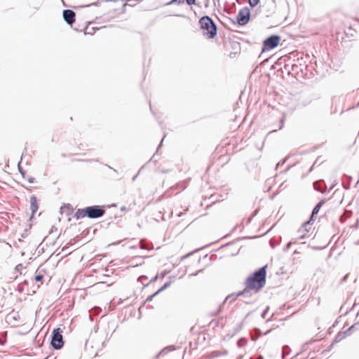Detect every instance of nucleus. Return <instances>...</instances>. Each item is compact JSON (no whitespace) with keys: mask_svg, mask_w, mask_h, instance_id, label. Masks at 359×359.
<instances>
[{"mask_svg":"<svg viewBox=\"0 0 359 359\" xmlns=\"http://www.w3.org/2000/svg\"><path fill=\"white\" fill-rule=\"evenodd\" d=\"M266 266L259 269L252 276L247 279L245 283L246 288L256 291L260 290L266 283Z\"/></svg>","mask_w":359,"mask_h":359,"instance_id":"nucleus-2","label":"nucleus"},{"mask_svg":"<svg viewBox=\"0 0 359 359\" xmlns=\"http://www.w3.org/2000/svg\"><path fill=\"white\" fill-rule=\"evenodd\" d=\"M142 248H146V247H144V245H142ZM147 249L149 250V248H147Z\"/></svg>","mask_w":359,"mask_h":359,"instance_id":"nucleus-30","label":"nucleus"},{"mask_svg":"<svg viewBox=\"0 0 359 359\" xmlns=\"http://www.w3.org/2000/svg\"><path fill=\"white\" fill-rule=\"evenodd\" d=\"M43 278V276L41 275V274H37L34 277V280L36 281V282H41L42 281Z\"/></svg>","mask_w":359,"mask_h":359,"instance_id":"nucleus-14","label":"nucleus"},{"mask_svg":"<svg viewBox=\"0 0 359 359\" xmlns=\"http://www.w3.org/2000/svg\"><path fill=\"white\" fill-rule=\"evenodd\" d=\"M163 140H164V138L162 139L161 142V145L162 144V143L163 142Z\"/></svg>","mask_w":359,"mask_h":359,"instance_id":"nucleus-29","label":"nucleus"},{"mask_svg":"<svg viewBox=\"0 0 359 359\" xmlns=\"http://www.w3.org/2000/svg\"><path fill=\"white\" fill-rule=\"evenodd\" d=\"M148 278L146 276H141L139 277L138 280L140 281L144 287H148L151 283L157 280V274H156L147 283L144 281L147 280Z\"/></svg>","mask_w":359,"mask_h":359,"instance_id":"nucleus-10","label":"nucleus"},{"mask_svg":"<svg viewBox=\"0 0 359 359\" xmlns=\"http://www.w3.org/2000/svg\"><path fill=\"white\" fill-rule=\"evenodd\" d=\"M107 167H108V168H109L110 169H112V170H113V171H114V172H117V171H116V169L112 168H111V167H110L109 165H107Z\"/></svg>","mask_w":359,"mask_h":359,"instance_id":"nucleus-22","label":"nucleus"},{"mask_svg":"<svg viewBox=\"0 0 359 359\" xmlns=\"http://www.w3.org/2000/svg\"><path fill=\"white\" fill-rule=\"evenodd\" d=\"M64 20L69 25H72L75 22L76 13L70 9H65L63 11Z\"/></svg>","mask_w":359,"mask_h":359,"instance_id":"nucleus-8","label":"nucleus"},{"mask_svg":"<svg viewBox=\"0 0 359 359\" xmlns=\"http://www.w3.org/2000/svg\"><path fill=\"white\" fill-rule=\"evenodd\" d=\"M323 204H324V201H322L319 202L316 205V206L313 208L310 221L315 220V219H314L315 215L318 214V212H319L320 208L323 206Z\"/></svg>","mask_w":359,"mask_h":359,"instance_id":"nucleus-11","label":"nucleus"},{"mask_svg":"<svg viewBox=\"0 0 359 359\" xmlns=\"http://www.w3.org/2000/svg\"><path fill=\"white\" fill-rule=\"evenodd\" d=\"M62 330L60 327L53 329L50 344L53 348L55 350L60 349L64 345V341L62 337Z\"/></svg>","mask_w":359,"mask_h":359,"instance_id":"nucleus-4","label":"nucleus"},{"mask_svg":"<svg viewBox=\"0 0 359 359\" xmlns=\"http://www.w3.org/2000/svg\"><path fill=\"white\" fill-rule=\"evenodd\" d=\"M169 285H170V283H165L163 287H162L161 288L158 289V292H160L161 290H163L164 288H165Z\"/></svg>","mask_w":359,"mask_h":359,"instance_id":"nucleus-20","label":"nucleus"},{"mask_svg":"<svg viewBox=\"0 0 359 359\" xmlns=\"http://www.w3.org/2000/svg\"><path fill=\"white\" fill-rule=\"evenodd\" d=\"M126 209V208L125 206H123V207H122V208H121V211H123V210H125Z\"/></svg>","mask_w":359,"mask_h":359,"instance_id":"nucleus-25","label":"nucleus"},{"mask_svg":"<svg viewBox=\"0 0 359 359\" xmlns=\"http://www.w3.org/2000/svg\"><path fill=\"white\" fill-rule=\"evenodd\" d=\"M21 268H22V264H18V265L16 266L15 269L17 271H18V270H20Z\"/></svg>","mask_w":359,"mask_h":359,"instance_id":"nucleus-21","label":"nucleus"},{"mask_svg":"<svg viewBox=\"0 0 359 359\" xmlns=\"http://www.w3.org/2000/svg\"><path fill=\"white\" fill-rule=\"evenodd\" d=\"M10 317L12 318L14 320H18L20 318V315L18 313H15L13 316Z\"/></svg>","mask_w":359,"mask_h":359,"instance_id":"nucleus-17","label":"nucleus"},{"mask_svg":"<svg viewBox=\"0 0 359 359\" xmlns=\"http://www.w3.org/2000/svg\"><path fill=\"white\" fill-rule=\"evenodd\" d=\"M27 181H28L29 183H34V181H35V178H34V177H31V176H30V177H29L27 178Z\"/></svg>","mask_w":359,"mask_h":359,"instance_id":"nucleus-19","label":"nucleus"},{"mask_svg":"<svg viewBox=\"0 0 359 359\" xmlns=\"http://www.w3.org/2000/svg\"><path fill=\"white\" fill-rule=\"evenodd\" d=\"M280 42V37L277 35H272L264 40L262 52L269 51L277 47Z\"/></svg>","mask_w":359,"mask_h":359,"instance_id":"nucleus-5","label":"nucleus"},{"mask_svg":"<svg viewBox=\"0 0 359 359\" xmlns=\"http://www.w3.org/2000/svg\"><path fill=\"white\" fill-rule=\"evenodd\" d=\"M137 176V175H135V176L133 177V179H132V180H133V181H135V180H136Z\"/></svg>","mask_w":359,"mask_h":359,"instance_id":"nucleus-26","label":"nucleus"},{"mask_svg":"<svg viewBox=\"0 0 359 359\" xmlns=\"http://www.w3.org/2000/svg\"><path fill=\"white\" fill-rule=\"evenodd\" d=\"M99 4V1L96 2V3H94L93 5H95V6H97Z\"/></svg>","mask_w":359,"mask_h":359,"instance_id":"nucleus-28","label":"nucleus"},{"mask_svg":"<svg viewBox=\"0 0 359 359\" xmlns=\"http://www.w3.org/2000/svg\"><path fill=\"white\" fill-rule=\"evenodd\" d=\"M200 29L203 35L208 39H212L217 35V27L212 20L208 16H203L199 20Z\"/></svg>","mask_w":359,"mask_h":359,"instance_id":"nucleus-3","label":"nucleus"},{"mask_svg":"<svg viewBox=\"0 0 359 359\" xmlns=\"http://www.w3.org/2000/svg\"><path fill=\"white\" fill-rule=\"evenodd\" d=\"M4 344V341L0 339V345H3Z\"/></svg>","mask_w":359,"mask_h":359,"instance_id":"nucleus-23","label":"nucleus"},{"mask_svg":"<svg viewBox=\"0 0 359 359\" xmlns=\"http://www.w3.org/2000/svg\"><path fill=\"white\" fill-rule=\"evenodd\" d=\"M259 2V0H249V3L252 6H255Z\"/></svg>","mask_w":359,"mask_h":359,"instance_id":"nucleus-15","label":"nucleus"},{"mask_svg":"<svg viewBox=\"0 0 359 359\" xmlns=\"http://www.w3.org/2000/svg\"><path fill=\"white\" fill-rule=\"evenodd\" d=\"M175 349V346H170L167 348H165L164 349H163L159 353L158 355H165V353H167V351H172Z\"/></svg>","mask_w":359,"mask_h":359,"instance_id":"nucleus-12","label":"nucleus"},{"mask_svg":"<svg viewBox=\"0 0 359 359\" xmlns=\"http://www.w3.org/2000/svg\"><path fill=\"white\" fill-rule=\"evenodd\" d=\"M186 2L188 5L191 6L195 4L196 0H186Z\"/></svg>","mask_w":359,"mask_h":359,"instance_id":"nucleus-18","label":"nucleus"},{"mask_svg":"<svg viewBox=\"0 0 359 359\" xmlns=\"http://www.w3.org/2000/svg\"><path fill=\"white\" fill-rule=\"evenodd\" d=\"M105 212L106 210L104 206L95 205L77 209L74 215V217L77 220L84 217L98 219L102 217Z\"/></svg>","mask_w":359,"mask_h":359,"instance_id":"nucleus-1","label":"nucleus"},{"mask_svg":"<svg viewBox=\"0 0 359 359\" xmlns=\"http://www.w3.org/2000/svg\"><path fill=\"white\" fill-rule=\"evenodd\" d=\"M149 106H150V109H151V112L154 114L155 113L154 112V111L152 109L151 104H150Z\"/></svg>","mask_w":359,"mask_h":359,"instance_id":"nucleus-24","label":"nucleus"},{"mask_svg":"<svg viewBox=\"0 0 359 359\" xmlns=\"http://www.w3.org/2000/svg\"><path fill=\"white\" fill-rule=\"evenodd\" d=\"M348 29H349V32H345V34L346 36L350 35V36H353L354 33L355 32V29H352L351 27H349Z\"/></svg>","mask_w":359,"mask_h":359,"instance_id":"nucleus-13","label":"nucleus"},{"mask_svg":"<svg viewBox=\"0 0 359 359\" xmlns=\"http://www.w3.org/2000/svg\"><path fill=\"white\" fill-rule=\"evenodd\" d=\"M39 209L37 198L35 196L30 197V210L32 211V217L36 212Z\"/></svg>","mask_w":359,"mask_h":359,"instance_id":"nucleus-9","label":"nucleus"},{"mask_svg":"<svg viewBox=\"0 0 359 359\" xmlns=\"http://www.w3.org/2000/svg\"><path fill=\"white\" fill-rule=\"evenodd\" d=\"M156 153H157V151H156L154 153V154L152 156L151 159H153V158H154V156H155V155H156Z\"/></svg>","mask_w":359,"mask_h":359,"instance_id":"nucleus-27","label":"nucleus"},{"mask_svg":"<svg viewBox=\"0 0 359 359\" xmlns=\"http://www.w3.org/2000/svg\"><path fill=\"white\" fill-rule=\"evenodd\" d=\"M20 162L18 163V170H19V172L21 173L22 177H25V172L21 168V167L20 166Z\"/></svg>","mask_w":359,"mask_h":359,"instance_id":"nucleus-16","label":"nucleus"},{"mask_svg":"<svg viewBox=\"0 0 359 359\" xmlns=\"http://www.w3.org/2000/svg\"><path fill=\"white\" fill-rule=\"evenodd\" d=\"M24 283H25V284H27V280H25V281H24Z\"/></svg>","mask_w":359,"mask_h":359,"instance_id":"nucleus-31","label":"nucleus"},{"mask_svg":"<svg viewBox=\"0 0 359 359\" xmlns=\"http://www.w3.org/2000/svg\"><path fill=\"white\" fill-rule=\"evenodd\" d=\"M157 296V291L154 292L152 294L149 295L144 302V303L140 306L139 311L140 313H145L147 310L150 309H154L153 306L149 304V302L152 301V299Z\"/></svg>","mask_w":359,"mask_h":359,"instance_id":"nucleus-7","label":"nucleus"},{"mask_svg":"<svg viewBox=\"0 0 359 359\" xmlns=\"http://www.w3.org/2000/svg\"><path fill=\"white\" fill-rule=\"evenodd\" d=\"M236 20L240 25H245L250 20V10L245 7L241 9L237 14Z\"/></svg>","mask_w":359,"mask_h":359,"instance_id":"nucleus-6","label":"nucleus"}]
</instances>
